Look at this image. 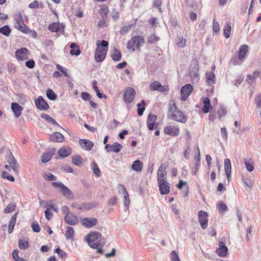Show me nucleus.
<instances>
[{
	"instance_id": "1",
	"label": "nucleus",
	"mask_w": 261,
	"mask_h": 261,
	"mask_svg": "<svg viewBox=\"0 0 261 261\" xmlns=\"http://www.w3.org/2000/svg\"><path fill=\"white\" fill-rule=\"evenodd\" d=\"M109 43L107 41L102 40L100 43L97 42V48L95 53V59L97 62H101L105 59L108 49Z\"/></svg>"
},
{
	"instance_id": "2",
	"label": "nucleus",
	"mask_w": 261,
	"mask_h": 261,
	"mask_svg": "<svg viewBox=\"0 0 261 261\" xmlns=\"http://www.w3.org/2000/svg\"><path fill=\"white\" fill-rule=\"evenodd\" d=\"M102 235L98 231H92L89 233L86 238L89 246L92 248H97L100 245Z\"/></svg>"
},
{
	"instance_id": "3",
	"label": "nucleus",
	"mask_w": 261,
	"mask_h": 261,
	"mask_svg": "<svg viewBox=\"0 0 261 261\" xmlns=\"http://www.w3.org/2000/svg\"><path fill=\"white\" fill-rule=\"evenodd\" d=\"M144 43L145 39L143 37L141 36H134L127 42V48L135 51V46L137 49H139Z\"/></svg>"
},
{
	"instance_id": "4",
	"label": "nucleus",
	"mask_w": 261,
	"mask_h": 261,
	"mask_svg": "<svg viewBox=\"0 0 261 261\" xmlns=\"http://www.w3.org/2000/svg\"><path fill=\"white\" fill-rule=\"evenodd\" d=\"M199 65L196 60L193 61L190 65V77L193 84H196L199 80L198 74Z\"/></svg>"
},
{
	"instance_id": "5",
	"label": "nucleus",
	"mask_w": 261,
	"mask_h": 261,
	"mask_svg": "<svg viewBox=\"0 0 261 261\" xmlns=\"http://www.w3.org/2000/svg\"><path fill=\"white\" fill-rule=\"evenodd\" d=\"M52 186L55 188H59L61 190V192L62 194L65 196L66 198L68 199H72L73 198V194L71 191L65 186L62 182H53L51 184Z\"/></svg>"
},
{
	"instance_id": "6",
	"label": "nucleus",
	"mask_w": 261,
	"mask_h": 261,
	"mask_svg": "<svg viewBox=\"0 0 261 261\" xmlns=\"http://www.w3.org/2000/svg\"><path fill=\"white\" fill-rule=\"evenodd\" d=\"M157 117L151 113L149 114L147 120V127L149 130H152L156 129L159 126V123L155 121Z\"/></svg>"
},
{
	"instance_id": "7",
	"label": "nucleus",
	"mask_w": 261,
	"mask_h": 261,
	"mask_svg": "<svg viewBox=\"0 0 261 261\" xmlns=\"http://www.w3.org/2000/svg\"><path fill=\"white\" fill-rule=\"evenodd\" d=\"M193 90V86L191 84H187L182 87L180 90L181 100H186Z\"/></svg>"
},
{
	"instance_id": "8",
	"label": "nucleus",
	"mask_w": 261,
	"mask_h": 261,
	"mask_svg": "<svg viewBox=\"0 0 261 261\" xmlns=\"http://www.w3.org/2000/svg\"><path fill=\"white\" fill-rule=\"evenodd\" d=\"M199 222L203 229H206L208 226L207 213L203 211L198 212Z\"/></svg>"
},
{
	"instance_id": "9",
	"label": "nucleus",
	"mask_w": 261,
	"mask_h": 261,
	"mask_svg": "<svg viewBox=\"0 0 261 261\" xmlns=\"http://www.w3.org/2000/svg\"><path fill=\"white\" fill-rule=\"evenodd\" d=\"M135 91L133 88H128L125 90L123 95L124 101L126 103H130L135 98Z\"/></svg>"
},
{
	"instance_id": "10",
	"label": "nucleus",
	"mask_w": 261,
	"mask_h": 261,
	"mask_svg": "<svg viewBox=\"0 0 261 261\" xmlns=\"http://www.w3.org/2000/svg\"><path fill=\"white\" fill-rule=\"evenodd\" d=\"M35 104L37 109L40 110L46 111L49 108L48 104L41 96L35 100Z\"/></svg>"
},
{
	"instance_id": "11",
	"label": "nucleus",
	"mask_w": 261,
	"mask_h": 261,
	"mask_svg": "<svg viewBox=\"0 0 261 261\" xmlns=\"http://www.w3.org/2000/svg\"><path fill=\"white\" fill-rule=\"evenodd\" d=\"M158 185L161 194L166 195L169 193L170 187L169 184L167 181L165 180H162L160 181H158Z\"/></svg>"
},
{
	"instance_id": "12",
	"label": "nucleus",
	"mask_w": 261,
	"mask_h": 261,
	"mask_svg": "<svg viewBox=\"0 0 261 261\" xmlns=\"http://www.w3.org/2000/svg\"><path fill=\"white\" fill-rule=\"evenodd\" d=\"M98 221L94 218H84L81 220V224L86 228H91L97 224Z\"/></svg>"
},
{
	"instance_id": "13",
	"label": "nucleus",
	"mask_w": 261,
	"mask_h": 261,
	"mask_svg": "<svg viewBox=\"0 0 261 261\" xmlns=\"http://www.w3.org/2000/svg\"><path fill=\"white\" fill-rule=\"evenodd\" d=\"M164 133L173 137H176L179 134V129L178 127L174 125H169L164 129Z\"/></svg>"
},
{
	"instance_id": "14",
	"label": "nucleus",
	"mask_w": 261,
	"mask_h": 261,
	"mask_svg": "<svg viewBox=\"0 0 261 261\" xmlns=\"http://www.w3.org/2000/svg\"><path fill=\"white\" fill-rule=\"evenodd\" d=\"M169 118L181 123H185L187 121V118L180 111H177L176 113L172 114Z\"/></svg>"
},
{
	"instance_id": "15",
	"label": "nucleus",
	"mask_w": 261,
	"mask_h": 261,
	"mask_svg": "<svg viewBox=\"0 0 261 261\" xmlns=\"http://www.w3.org/2000/svg\"><path fill=\"white\" fill-rule=\"evenodd\" d=\"M64 219L65 222L70 225H76L79 222V220L76 216L72 213L65 215Z\"/></svg>"
},
{
	"instance_id": "16",
	"label": "nucleus",
	"mask_w": 261,
	"mask_h": 261,
	"mask_svg": "<svg viewBox=\"0 0 261 261\" xmlns=\"http://www.w3.org/2000/svg\"><path fill=\"white\" fill-rule=\"evenodd\" d=\"M151 90H158L161 92L167 91L169 90L168 86H162L159 82L154 81L150 86Z\"/></svg>"
},
{
	"instance_id": "17",
	"label": "nucleus",
	"mask_w": 261,
	"mask_h": 261,
	"mask_svg": "<svg viewBox=\"0 0 261 261\" xmlns=\"http://www.w3.org/2000/svg\"><path fill=\"white\" fill-rule=\"evenodd\" d=\"M48 28L53 32L62 33L64 31V26L60 23H53L49 25Z\"/></svg>"
},
{
	"instance_id": "18",
	"label": "nucleus",
	"mask_w": 261,
	"mask_h": 261,
	"mask_svg": "<svg viewBox=\"0 0 261 261\" xmlns=\"http://www.w3.org/2000/svg\"><path fill=\"white\" fill-rule=\"evenodd\" d=\"M56 149L55 148H49L45 152L41 159V161L43 163H47L51 159L52 155L55 153Z\"/></svg>"
},
{
	"instance_id": "19",
	"label": "nucleus",
	"mask_w": 261,
	"mask_h": 261,
	"mask_svg": "<svg viewBox=\"0 0 261 261\" xmlns=\"http://www.w3.org/2000/svg\"><path fill=\"white\" fill-rule=\"evenodd\" d=\"M227 251L228 249L225 243L222 241L220 242L219 243V248L216 250L217 254L220 256L224 257L226 255Z\"/></svg>"
},
{
	"instance_id": "20",
	"label": "nucleus",
	"mask_w": 261,
	"mask_h": 261,
	"mask_svg": "<svg viewBox=\"0 0 261 261\" xmlns=\"http://www.w3.org/2000/svg\"><path fill=\"white\" fill-rule=\"evenodd\" d=\"M28 50L26 48H21L17 49L15 52V56L17 59L19 60H24L27 58Z\"/></svg>"
},
{
	"instance_id": "21",
	"label": "nucleus",
	"mask_w": 261,
	"mask_h": 261,
	"mask_svg": "<svg viewBox=\"0 0 261 261\" xmlns=\"http://www.w3.org/2000/svg\"><path fill=\"white\" fill-rule=\"evenodd\" d=\"M166 167L163 164H161L157 173L158 181H160L162 180H165V178L167 175V171L166 170Z\"/></svg>"
},
{
	"instance_id": "22",
	"label": "nucleus",
	"mask_w": 261,
	"mask_h": 261,
	"mask_svg": "<svg viewBox=\"0 0 261 261\" xmlns=\"http://www.w3.org/2000/svg\"><path fill=\"white\" fill-rule=\"evenodd\" d=\"M79 144L83 149L86 150H90L93 146V143L91 141L87 139H80Z\"/></svg>"
},
{
	"instance_id": "23",
	"label": "nucleus",
	"mask_w": 261,
	"mask_h": 261,
	"mask_svg": "<svg viewBox=\"0 0 261 261\" xmlns=\"http://www.w3.org/2000/svg\"><path fill=\"white\" fill-rule=\"evenodd\" d=\"M248 51V46L247 44H243L240 46L238 51V59L242 60L246 56Z\"/></svg>"
},
{
	"instance_id": "24",
	"label": "nucleus",
	"mask_w": 261,
	"mask_h": 261,
	"mask_svg": "<svg viewBox=\"0 0 261 261\" xmlns=\"http://www.w3.org/2000/svg\"><path fill=\"white\" fill-rule=\"evenodd\" d=\"M224 169L227 180L229 181L231 175V161L229 159H226L224 161Z\"/></svg>"
},
{
	"instance_id": "25",
	"label": "nucleus",
	"mask_w": 261,
	"mask_h": 261,
	"mask_svg": "<svg viewBox=\"0 0 261 261\" xmlns=\"http://www.w3.org/2000/svg\"><path fill=\"white\" fill-rule=\"evenodd\" d=\"M11 109L16 117H18L20 116L22 108L17 103H12Z\"/></svg>"
},
{
	"instance_id": "26",
	"label": "nucleus",
	"mask_w": 261,
	"mask_h": 261,
	"mask_svg": "<svg viewBox=\"0 0 261 261\" xmlns=\"http://www.w3.org/2000/svg\"><path fill=\"white\" fill-rule=\"evenodd\" d=\"M8 163L14 172H17L18 171V165L12 153H11L9 158Z\"/></svg>"
},
{
	"instance_id": "27",
	"label": "nucleus",
	"mask_w": 261,
	"mask_h": 261,
	"mask_svg": "<svg viewBox=\"0 0 261 261\" xmlns=\"http://www.w3.org/2000/svg\"><path fill=\"white\" fill-rule=\"evenodd\" d=\"M64 140L63 136L59 132L53 133L49 137L50 141L62 142Z\"/></svg>"
},
{
	"instance_id": "28",
	"label": "nucleus",
	"mask_w": 261,
	"mask_h": 261,
	"mask_svg": "<svg viewBox=\"0 0 261 261\" xmlns=\"http://www.w3.org/2000/svg\"><path fill=\"white\" fill-rule=\"evenodd\" d=\"M143 164L140 160L135 161L132 165V168L133 170L137 172H140L142 170Z\"/></svg>"
},
{
	"instance_id": "29",
	"label": "nucleus",
	"mask_w": 261,
	"mask_h": 261,
	"mask_svg": "<svg viewBox=\"0 0 261 261\" xmlns=\"http://www.w3.org/2000/svg\"><path fill=\"white\" fill-rule=\"evenodd\" d=\"M17 214V212L15 213L10 219L8 228V231L9 233H11L14 229L16 221Z\"/></svg>"
},
{
	"instance_id": "30",
	"label": "nucleus",
	"mask_w": 261,
	"mask_h": 261,
	"mask_svg": "<svg viewBox=\"0 0 261 261\" xmlns=\"http://www.w3.org/2000/svg\"><path fill=\"white\" fill-rule=\"evenodd\" d=\"M198 155H197L195 157L196 163H195V165L193 166V169H194V170L193 171V174H194V175H195L197 173V172L199 169L200 165V150H199V148H198Z\"/></svg>"
},
{
	"instance_id": "31",
	"label": "nucleus",
	"mask_w": 261,
	"mask_h": 261,
	"mask_svg": "<svg viewBox=\"0 0 261 261\" xmlns=\"http://www.w3.org/2000/svg\"><path fill=\"white\" fill-rule=\"evenodd\" d=\"M58 153L61 156L65 158L71 153V149L70 148L62 147L59 149Z\"/></svg>"
},
{
	"instance_id": "32",
	"label": "nucleus",
	"mask_w": 261,
	"mask_h": 261,
	"mask_svg": "<svg viewBox=\"0 0 261 261\" xmlns=\"http://www.w3.org/2000/svg\"><path fill=\"white\" fill-rule=\"evenodd\" d=\"M245 166L249 172H252L254 170V162L251 159H244Z\"/></svg>"
},
{
	"instance_id": "33",
	"label": "nucleus",
	"mask_w": 261,
	"mask_h": 261,
	"mask_svg": "<svg viewBox=\"0 0 261 261\" xmlns=\"http://www.w3.org/2000/svg\"><path fill=\"white\" fill-rule=\"evenodd\" d=\"M111 56L114 61H118L121 59V53L118 49L115 48Z\"/></svg>"
},
{
	"instance_id": "34",
	"label": "nucleus",
	"mask_w": 261,
	"mask_h": 261,
	"mask_svg": "<svg viewBox=\"0 0 261 261\" xmlns=\"http://www.w3.org/2000/svg\"><path fill=\"white\" fill-rule=\"evenodd\" d=\"M41 117L47 122L52 124L58 125V123L56 122V121L48 114H42L41 115Z\"/></svg>"
},
{
	"instance_id": "35",
	"label": "nucleus",
	"mask_w": 261,
	"mask_h": 261,
	"mask_svg": "<svg viewBox=\"0 0 261 261\" xmlns=\"http://www.w3.org/2000/svg\"><path fill=\"white\" fill-rule=\"evenodd\" d=\"M231 31V23L227 22L223 29V32L225 37L228 38L230 37V33Z\"/></svg>"
},
{
	"instance_id": "36",
	"label": "nucleus",
	"mask_w": 261,
	"mask_h": 261,
	"mask_svg": "<svg viewBox=\"0 0 261 261\" xmlns=\"http://www.w3.org/2000/svg\"><path fill=\"white\" fill-rule=\"evenodd\" d=\"M11 32V30L10 27L7 25H4L0 28V33L6 36H9Z\"/></svg>"
},
{
	"instance_id": "37",
	"label": "nucleus",
	"mask_w": 261,
	"mask_h": 261,
	"mask_svg": "<svg viewBox=\"0 0 261 261\" xmlns=\"http://www.w3.org/2000/svg\"><path fill=\"white\" fill-rule=\"evenodd\" d=\"M46 96L47 98L51 100H55L57 98V95L54 91L50 89H48L46 91Z\"/></svg>"
},
{
	"instance_id": "38",
	"label": "nucleus",
	"mask_w": 261,
	"mask_h": 261,
	"mask_svg": "<svg viewBox=\"0 0 261 261\" xmlns=\"http://www.w3.org/2000/svg\"><path fill=\"white\" fill-rule=\"evenodd\" d=\"M169 109L168 113V117L172 115V114H173L174 113L177 112V111H179V110L177 109L174 102L172 103H169Z\"/></svg>"
},
{
	"instance_id": "39",
	"label": "nucleus",
	"mask_w": 261,
	"mask_h": 261,
	"mask_svg": "<svg viewBox=\"0 0 261 261\" xmlns=\"http://www.w3.org/2000/svg\"><path fill=\"white\" fill-rule=\"evenodd\" d=\"M217 208L220 212L225 213L228 211V207L225 203L221 201L217 205Z\"/></svg>"
},
{
	"instance_id": "40",
	"label": "nucleus",
	"mask_w": 261,
	"mask_h": 261,
	"mask_svg": "<svg viewBox=\"0 0 261 261\" xmlns=\"http://www.w3.org/2000/svg\"><path fill=\"white\" fill-rule=\"evenodd\" d=\"M74 230L73 228L70 226H68L66 231L65 236L67 239H71L74 236Z\"/></svg>"
},
{
	"instance_id": "41",
	"label": "nucleus",
	"mask_w": 261,
	"mask_h": 261,
	"mask_svg": "<svg viewBox=\"0 0 261 261\" xmlns=\"http://www.w3.org/2000/svg\"><path fill=\"white\" fill-rule=\"evenodd\" d=\"M15 28L25 34H28L30 31V30L24 23L21 25H15Z\"/></svg>"
},
{
	"instance_id": "42",
	"label": "nucleus",
	"mask_w": 261,
	"mask_h": 261,
	"mask_svg": "<svg viewBox=\"0 0 261 261\" xmlns=\"http://www.w3.org/2000/svg\"><path fill=\"white\" fill-rule=\"evenodd\" d=\"M15 25H21L24 23L22 15L20 13H18L15 15Z\"/></svg>"
},
{
	"instance_id": "43",
	"label": "nucleus",
	"mask_w": 261,
	"mask_h": 261,
	"mask_svg": "<svg viewBox=\"0 0 261 261\" xmlns=\"http://www.w3.org/2000/svg\"><path fill=\"white\" fill-rule=\"evenodd\" d=\"M123 191H124V206L125 207L126 210H128L129 208V196L128 194L126 192L125 189L123 187Z\"/></svg>"
},
{
	"instance_id": "44",
	"label": "nucleus",
	"mask_w": 261,
	"mask_h": 261,
	"mask_svg": "<svg viewBox=\"0 0 261 261\" xmlns=\"http://www.w3.org/2000/svg\"><path fill=\"white\" fill-rule=\"evenodd\" d=\"M93 164V171L94 173L96 175L97 177H100L101 175L100 171L99 170V168L98 167V165L96 164V163L94 161L92 163Z\"/></svg>"
},
{
	"instance_id": "45",
	"label": "nucleus",
	"mask_w": 261,
	"mask_h": 261,
	"mask_svg": "<svg viewBox=\"0 0 261 261\" xmlns=\"http://www.w3.org/2000/svg\"><path fill=\"white\" fill-rule=\"evenodd\" d=\"M95 205H92L91 203H83L81 205L78 206V209L80 210H89L94 207Z\"/></svg>"
},
{
	"instance_id": "46",
	"label": "nucleus",
	"mask_w": 261,
	"mask_h": 261,
	"mask_svg": "<svg viewBox=\"0 0 261 261\" xmlns=\"http://www.w3.org/2000/svg\"><path fill=\"white\" fill-rule=\"evenodd\" d=\"M72 162L76 166H80L82 164V159L80 155H75L72 158Z\"/></svg>"
},
{
	"instance_id": "47",
	"label": "nucleus",
	"mask_w": 261,
	"mask_h": 261,
	"mask_svg": "<svg viewBox=\"0 0 261 261\" xmlns=\"http://www.w3.org/2000/svg\"><path fill=\"white\" fill-rule=\"evenodd\" d=\"M207 82L209 84L214 83L215 75L212 72H208L206 74Z\"/></svg>"
},
{
	"instance_id": "48",
	"label": "nucleus",
	"mask_w": 261,
	"mask_h": 261,
	"mask_svg": "<svg viewBox=\"0 0 261 261\" xmlns=\"http://www.w3.org/2000/svg\"><path fill=\"white\" fill-rule=\"evenodd\" d=\"M147 42L149 43H154L160 40L159 37L156 36L154 34H151L147 39Z\"/></svg>"
},
{
	"instance_id": "49",
	"label": "nucleus",
	"mask_w": 261,
	"mask_h": 261,
	"mask_svg": "<svg viewBox=\"0 0 261 261\" xmlns=\"http://www.w3.org/2000/svg\"><path fill=\"white\" fill-rule=\"evenodd\" d=\"M122 147V146L118 143H115L112 145V151L115 153L119 152Z\"/></svg>"
},
{
	"instance_id": "50",
	"label": "nucleus",
	"mask_w": 261,
	"mask_h": 261,
	"mask_svg": "<svg viewBox=\"0 0 261 261\" xmlns=\"http://www.w3.org/2000/svg\"><path fill=\"white\" fill-rule=\"evenodd\" d=\"M43 177L48 181H54L57 179V177L51 173H45Z\"/></svg>"
},
{
	"instance_id": "51",
	"label": "nucleus",
	"mask_w": 261,
	"mask_h": 261,
	"mask_svg": "<svg viewBox=\"0 0 261 261\" xmlns=\"http://www.w3.org/2000/svg\"><path fill=\"white\" fill-rule=\"evenodd\" d=\"M15 205L13 204H9L4 210V212L6 214L11 213L15 211Z\"/></svg>"
},
{
	"instance_id": "52",
	"label": "nucleus",
	"mask_w": 261,
	"mask_h": 261,
	"mask_svg": "<svg viewBox=\"0 0 261 261\" xmlns=\"http://www.w3.org/2000/svg\"><path fill=\"white\" fill-rule=\"evenodd\" d=\"M19 247L21 249H25L28 247V242L24 240H20L18 242Z\"/></svg>"
},
{
	"instance_id": "53",
	"label": "nucleus",
	"mask_w": 261,
	"mask_h": 261,
	"mask_svg": "<svg viewBox=\"0 0 261 261\" xmlns=\"http://www.w3.org/2000/svg\"><path fill=\"white\" fill-rule=\"evenodd\" d=\"M2 176L3 178L7 179V180L11 181H14L15 180L14 177L10 175L7 172H3Z\"/></svg>"
},
{
	"instance_id": "54",
	"label": "nucleus",
	"mask_w": 261,
	"mask_h": 261,
	"mask_svg": "<svg viewBox=\"0 0 261 261\" xmlns=\"http://www.w3.org/2000/svg\"><path fill=\"white\" fill-rule=\"evenodd\" d=\"M177 45L180 47H183L186 45V40L184 39L183 38L178 37L176 40Z\"/></svg>"
},
{
	"instance_id": "55",
	"label": "nucleus",
	"mask_w": 261,
	"mask_h": 261,
	"mask_svg": "<svg viewBox=\"0 0 261 261\" xmlns=\"http://www.w3.org/2000/svg\"><path fill=\"white\" fill-rule=\"evenodd\" d=\"M132 24H128L122 27L120 31V33L121 34H126L129 30L132 29Z\"/></svg>"
},
{
	"instance_id": "56",
	"label": "nucleus",
	"mask_w": 261,
	"mask_h": 261,
	"mask_svg": "<svg viewBox=\"0 0 261 261\" xmlns=\"http://www.w3.org/2000/svg\"><path fill=\"white\" fill-rule=\"evenodd\" d=\"M55 251L58 253V255L62 258H64L66 257V253L59 248L56 249Z\"/></svg>"
},
{
	"instance_id": "57",
	"label": "nucleus",
	"mask_w": 261,
	"mask_h": 261,
	"mask_svg": "<svg viewBox=\"0 0 261 261\" xmlns=\"http://www.w3.org/2000/svg\"><path fill=\"white\" fill-rule=\"evenodd\" d=\"M12 256L15 261H25L23 258L19 257L18 252L17 250H15L13 251Z\"/></svg>"
},
{
	"instance_id": "58",
	"label": "nucleus",
	"mask_w": 261,
	"mask_h": 261,
	"mask_svg": "<svg viewBox=\"0 0 261 261\" xmlns=\"http://www.w3.org/2000/svg\"><path fill=\"white\" fill-rule=\"evenodd\" d=\"M31 226L34 232H39L41 230V228L37 222H33Z\"/></svg>"
},
{
	"instance_id": "59",
	"label": "nucleus",
	"mask_w": 261,
	"mask_h": 261,
	"mask_svg": "<svg viewBox=\"0 0 261 261\" xmlns=\"http://www.w3.org/2000/svg\"><path fill=\"white\" fill-rule=\"evenodd\" d=\"M171 261H180V258L177 253L173 251L171 253Z\"/></svg>"
},
{
	"instance_id": "60",
	"label": "nucleus",
	"mask_w": 261,
	"mask_h": 261,
	"mask_svg": "<svg viewBox=\"0 0 261 261\" xmlns=\"http://www.w3.org/2000/svg\"><path fill=\"white\" fill-rule=\"evenodd\" d=\"M218 113L219 118H221L222 117L224 116L226 114L227 111L223 107H221L218 110Z\"/></svg>"
},
{
	"instance_id": "61",
	"label": "nucleus",
	"mask_w": 261,
	"mask_h": 261,
	"mask_svg": "<svg viewBox=\"0 0 261 261\" xmlns=\"http://www.w3.org/2000/svg\"><path fill=\"white\" fill-rule=\"evenodd\" d=\"M213 31L215 33H217L219 31L220 27L218 22L215 21L214 20L213 22Z\"/></svg>"
},
{
	"instance_id": "62",
	"label": "nucleus",
	"mask_w": 261,
	"mask_h": 261,
	"mask_svg": "<svg viewBox=\"0 0 261 261\" xmlns=\"http://www.w3.org/2000/svg\"><path fill=\"white\" fill-rule=\"evenodd\" d=\"M44 213L45 218L48 220H50L53 216V213L49 210H46Z\"/></svg>"
},
{
	"instance_id": "63",
	"label": "nucleus",
	"mask_w": 261,
	"mask_h": 261,
	"mask_svg": "<svg viewBox=\"0 0 261 261\" xmlns=\"http://www.w3.org/2000/svg\"><path fill=\"white\" fill-rule=\"evenodd\" d=\"M254 78L253 77V76L251 74H248L247 76L246 77V82L249 84L250 85H252V84L254 83Z\"/></svg>"
},
{
	"instance_id": "64",
	"label": "nucleus",
	"mask_w": 261,
	"mask_h": 261,
	"mask_svg": "<svg viewBox=\"0 0 261 261\" xmlns=\"http://www.w3.org/2000/svg\"><path fill=\"white\" fill-rule=\"evenodd\" d=\"M25 66L29 68H33L35 66V61L33 60H30L25 62Z\"/></svg>"
}]
</instances>
